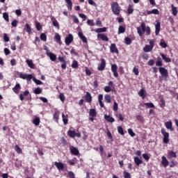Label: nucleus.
Returning a JSON list of instances; mask_svg holds the SVG:
<instances>
[{"label": "nucleus", "mask_w": 178, "mask_h": 178, "mask_svg": "<svg viewBox=\"0 0 178 178\" xmlns=\"http://www.w3.org/2000/svg\"><path fill=\"white\" fill-rule=\"evenodd\" d=\"M85 72H86V76H91V70H90L88 67H86Z\"/></svg>", "instance_id": "60"}, {"label": "nucleus", "mask_w": 178, "mask_h": 178, "mask_svg": "<svg viewBox=\"0 0 178 178\" xmlns=\"http://www.w3.org/2000/svg\"><path fill=\"white\" fill-rule=\"evenodd\" d=\"M161 56L166 63H170V62H172V59L169 57H167L164 54H161Z\"/></svg>", "instance_id": "21"}, {"label": "nucleus", "mask_w": 178, "mask_h": 178, "mask_svg": "<svg viewBox=\"0 0 178 178\" xmlns=\"http://www.w3.org/2000/svg\"><path fill=\"white\" fill-rule=\"evenodd\" d=\"M111 71L113 73L114 77H119V74L118 73V65L116 64L111 65Z\"/></svg>", "instance_id": "11"}, {"label": "nucleus", "mask_w": 178, "mask_h": 178, "mask_svg": "<svg viewBox=\"0 0 178 178\" xmlns=\"http://www.w3.org/2000/svg\"><path fill=\"white\" fill-rule=\"evenodd\" d=\"M40 118L35 117V118L33 119V123L35 124V126H38L40 124Z\"/></svg>", "instance_id": "41"}, {"label": "nucleus", "mask_w": 178, "mask_h": 178, "mask_svg": "<svg viewBox=\"0 0 178 178\" xmlns=\"http://www.w3.org/2000/svg\"><path fill=\"white\" fill-rule=\"evenodd\" d=\"M78 35H79L80 40H82V41L84 44H87V42H88L87 38L82 33V32H79Z\"/></svg>", "instance_id": "20"}, {"label": "nucleus", "mask_w": 178, "mask_h": 178, "mask_svg": "<svg viewBox=\"0 0 178 178\" xmlns=\"http://www.w3.org/2000/svg\"><path fill=\"white\" fill-rule=\"evenodd\" d=\"M72 67L73 69H77L79 67V62L77 60H73L72 64Z\"/></svg>", "instance_id": "46"}, {"label": "nucleus", "mask_w": 178, "mask_h": 178, "mask_svg": "<svg viewBox=\"0 0 178 178\" xmlns=\"http://www.w3.org/2000/svg\"><path fill=\"white\" fill-rule=\"evenodd\" d=\"M137 33L139 37H143V33H146L147 35H150L151 28L149 26H146L145 22H143L140 26L137 27Z\"/></svg>", "instance_id": "1"}, {"label": "nucleus", "mask_w": 178, "mask_h": 178, "mask_svg": "<svg viewBox=\"0 0 178 178\" xmlns=\"http://www.w3.org/2000/svg\"><path fill=\"white\" fill-rule=\"evenodd\" d=\"M126 31V28L123 26H120L118 28V34H123Z\"/></svg>", "instance_id": "38"}, {"label": "nucleus", "mask_w": 178, "mask_h": 178, "mask_svg": "<svg viewBox=\"0 0 178 178\" xmlns=\"http://www.w3.org/2000/svg\"><path fill=\"white\" fill-rule=\"evenodd\" d=\"M89 115H90V116H92V118H96L97 117V111H95V109L92 108L90 110Z\"/></svg>", "instance_id": "34"}, {"label": "nucleus", "mask_w": 178, "mask_h": 178, "mask_svg": "<svg viewBox=\"0 0 178 178\" xmlns=\"http://www.w3.org/2000/svg\"><path fill=\"white\" fill-rule=\"evenodd\" d=\"M73 42V35L70 33L67 37L65 38V44L67 45H70Z\"/></svg>", "instance_id": "14"}, {"label": "nucleus", "mask_w": 178, "mask_h": 178, "mask_svg": "<svg viewBox=\"0 0 178 178\" xmlns=\"http://www.w3.org/2000/svg\"><path fill=\"white\" fill-rule=\"evenodd\" d=\"M67 136L70 137L71 138H74L75 137H78V138H80L81 137V133H76L75 131L68 130L67 131Z\"/></svg>", "instance_id": "6"}, {"label": "nucleus", "mask_w": 178, "mask_h": 178, "mask_svg": "<svg viewBox=\"0 0 178 178\" xmlns=\"http://www.w3.org/2000/svg\"><path fill=\"white\" fill-rule=\"evenodd\" d=\"M172 8V15L173 16H177V7H175L173 4L171 6Z\"/></svg>", "instance_id": "33"}, {"label": "nucleus", "mask_w": 178, "mask_h": 178, "mask_svg": "<svg viewBox=\"0 0 178 178\" xmlns=\"http://www.w3.org/2000/svg\"><path fill=\"white\" fill-rule=\"evenodd\" d=\"M118 131L121 136H124V131H123V127H122V126L118 127Z\"/></svg>", "instance_id": "45"}, {"label": "nucleus", "mask_w": 178, "mask_h": 178, "mask_svg": "<svg viewBox=\"0 0 178 178\" xmlns=\"http://www.w3.org/2000/svg\"><path fill=\"white\" fill-rule=\"evenodd\" d=\"M19 77L23 80H26L27 81H31V79H33V75L31 74H19Z\"/></svg>", "instance_id": "8"}, {"label": "nucleus", "mask_w": 178, "mask_h": 178, "mask_svg": "<svg viewBox=\"0 0 178 178\" xmlns=\"http://www.w3.org/2000/svg\"><path fill=\"white\" fill-rule=\"evenodd\" d=\"M40 40L42 41H47V35H45V33H41L40 34Z\"/></svg>", "instance_id": "55"}, {"label": "nucleus", "mask_w": 178, "mask_h": 178, "mask_svg": "<svg viewBox=\"0 0 178 178\" xmlns=\"http://www.w3.org/2000/svg\"><path fill=\"white\" fill-rule=\"evenodd\" d=\"M54 165L58 170H63L65 169V165L62 162H55Z\"/></svg>", "instance_id": "15"}, {"label": "nucleus", "mask_w": 178, "mask_h": 178, "mask_svg": "<svg viewBox=\"0 0 178 178\" xmlns=\"http://www.w3.org/2000/svg\"><path fill=\"white\" fill-rule=\"evenodd\" d=\"M97 38H100L102 41H109V38L105 34L98 33Z\"/></svg>", "instance_id": "18"}, {"label": "nucleus", "mask_w": 178, "mask_h": 178, "mask_svg": "<svg viewBox=\"0 0 178 178\" xmlns=\"http://www.w3.org/2000/svg\"><path fill=\"white\" fill-rule=\"evenodd\" d=\"M128 133L129 136H131V137H134V136H136V134L134 133V131H133V129H128Z\"/></svg>", "instance_id": "58"}, {"label": "nucleus", "mask_w": 178, "mask_h": 178, "mask_svg": "<svg viewBox=\"0 0 178 178\" xmlns=\"http://www.w3.org/2000/svg\"><path fill=\"white\" fill-rule=\"evenodd\" d=\"M123 176L124 178H131V175L127 171L123 172Z\"/></svg>", "instance_id": "50"}, {"label": "nucleus", "mask_w": 178, "mask_h": 178, "mask_svg": "<svg viewBox=\"0 0 178 178\" xmlns=\"http://www.w3.org/2000/svg\"><path fill=\"white\" fill-rule=\"evenodd\" d=\"M34 94H36V95H38V94H41L42 92V89H41V88H36L34 90H33Z\"/></svg>", "instance_id": "44"}, {"label": "nucleus", "mask_w": 178, "mask_h": 178, "mask_svg": "<svg viewBox=\"0 0 178 178\" xmlns=\"http://www.w3.org/2000/svg\"><path fill=\"white\" fill-rule=\"evenodd\" d=\"M138 95L142 97V98L144 99V98L147 97V92L144 89H140V90L138 92Z\"/></svg>", "instance_id": "27"}, {"label": "nucleus", "mask_w": 178, "mask_h": 178, "mask_svg": "<svg viewBox=\"0 0 178 178\" xmlns=\"http://www.w3.org/2000/svg\"><path fill=\"white\" fill-rule=\"evenodd\" d=\"M59 62H62L63 64L61 65V68L65 70V69H66V65H67V62L66 60H65V58L62 57V56H58V58Z\"/></svg>", "instance_id": "13"}, {"label": "nucleus", "mask_w": 178, "mask_h": 178, "mask_svg": "<svg viewBox=\"0 0 178 178\" xmlns=\"http://www.w3.org/2000/svg\"><path fill=\"white\" fill-rule=\"evenodd\" d=\"M20 83H16L15 86L13 88V91L15 93V94H19V91H20Z\"/></svg>", "instance_id": "23"}, {"label": "nucleus", "mask_w": 178, "mask_h": 178, "mask_svg": "<svg viewBox=\"0 0 178 178\" xmlns=\"http://www.w3.org/2000/svg\"><path fill=\"white\" fill-rule=\"evenodd\" d=\"M24 30L25 31H26V33H28V34H32V31H31V27H30V25H29V24H25V27L24 29Z\"/></svg>", "instance_id": "29"}, {"label": "nucleus", "mask_w": 178, "mask_h": 178, "mask_svg": "<svg viewBox=\"0 0 178 178\" xmlns=\"http://www.w3.org/2000/svg\"><path fill=\"white\" fill-rule=\"evenodd\" d=\"M160 47H161V48H167L168 47V44H166V42H165V40L161 39L160 44H159Z\"/></svg>", "instance_id": "37"}, {"label": "nucleus", "mask_w": 178, "mask_h": 178, "mask_svg": "<svg viewBox=\"0 0 178 178\" xmlns=\"http://www.w3.org/2000/svg\"><path fill=\"white\" fill-rule=\"evenodd\" d=\"M147 15H159V9H153L150 11H147Z\"/></svg>", "instance_id": "31"}, {"label": "nucleus", "mask_w": 178, "mask_h": 178, "mask_svg": "<svg viewBox=\"0 0 178 178\" xmlns=\"http://www.w3.org/2000/svg\"><path fill=\"white\" fill-rule=\"evenodd\" d=\"M104 91L105 92H111L112 91V88H110V86H105L104 87Z\"/></svg>", "instance_id": "64"}, {"label": "nucleus", "mask_w": 178, "mask_h": 178, "mask_svg": "<svg viewBox=\"0 0 178 178\" xmlns=\"http://www.w3.org/2000/svg\"><path fill=\"white\" fill-rule=\"evenodd\" d=\"M33 80L34 83H35V84H37V86H41V84H42V81H41L35 78H33Z\"/></svg>", "instance_id": "52"}, {"label": "nucleus", "mask_w": 178, "mask_h": 178, "mask_svg": "<svg viewBox=\"0 0 178 178\" xmlns=\"http://www.w3.org/2000/svg\"><path fill=\"white\" fill-rule=\"evenodd\" d=\"M124 42H125L126 45H131L132 40L130 38L127 37L124 38Z\"/></svg>", "instance_id": "43"}, {"label": "nucleus", "mask_w": 178, "mask_h": 178, "mask_svg": "<svg viewBox=\"0 0 178 178\" xmlns=\"http://www.w3.org/2000/svg\"><path fill=\"white\" fill-rule=\"evenodd\" d=\"M68 176H69V178H76V176L74 175V172L72 171L68 172Z\"/></svg>", "instance_id": "62"}, {"label": "nucleus", "mask_w": 178, "mask_h": 178, "mask_svg": "<svg viewBox=\"0 0 178 178\" xmlns=\"http://www.w3.org/2000/svg\"><path fill=\"white\" fill-rule=\"evenodd\" d=\"M134 162L136 165V166H140L141 163H143V160L140 159V158L136 156L134 157Z\"/></svg>", "instance_id": "30"}, {"label": "nucleus", "mask_w": 178, "mask_h": 178, "mask_svg": "<svg viewBox=\"0 0 178 178\" xmlns=\"http://www.w3.org/2000/svg\"><path fill=\"white\" fill-rule=\"evenodd\" d=\"M87 24L88 26H90V27L95 26V24L94 23V19H88Z\"/></svg>", "instance_id": "49"}, {"label": "nucleus", "mask_w": 178, "mask_h": 178, "mask_svg": "<svg viewBox=\"0 0 178 178\" xmlns=\"http://www.w3.org/2000/svg\"><path fill=\"white\" fill-rule=\"evenodd\" d=\"M104 119L105 120L109 122L110 123H113V122H115V118H113L111 115H104Z\"/></svg>", "instance_id": "25"}, {"label": "nucleus", "mask_w": 178, "mask_h": 178, "mask_svg": "<svg viewBox=\"0 0 178 178\" xmlns=\"http://www.w3.org/2000/svg\"><path fill=\"white\" fill-rule=\"evenodd\" d=\"M105 67H106V61L105 60V58H101V63L97 67V70L102 72L103 70H105Z\"/></svg>", "instance_id": "9"}, {"label": "nucleus", "mask_w": 178, "mask_h": 178, "mask_svg": "<svg viewBox=\"0 0 178 178\" xmlns=\"http://www.w3.org/2000/svg\"><path fill=\"white\" fill-rule=\"evenodd\" d=\"M165 127L168 130H170V131H173L175 130L173 129V127H172V122L171 121L165 122Z\"/></svg>", "instance_id": "28"}, {"label": "nucleus", "mask_w": 178, "mask_h": 178, "mask_svg": "<svg viewBox=\"0 0 178 178\" xmlns=\"http://www.w3.org/2000/svg\"><path fill=\"white\" fill-rule=\"evenodd\" d=\"M167 158L168 159H176V158H177V154H176V152L173 150H168L167 153Z\"/></svg>", "instance_id": "7"}, {"label": "nucleus", "mask_w": 178, "mask_h": 178, "mask_svg": "<svg viewBox=\"0 0 178 178\" xmlns=\"http://www.w3.org/2000/svg\"><path fill=\"white\" fill-rule=\"evenodd\" d=\"M159 31H161V22H157L155 25V34L158 35L159 34Z\"/></svg>", "instance_id": "24"}, {"label": "nucleus", "mask_w": 178, "mask_h": 178, "mask_svg": "<svg viewBox=\"0 0 178 178\" xmlns=\"http://www.w3.org/2000/svg\"><path fill=\"white\" fill-rule=\"evenodd\" d=\"M161 165L163 168H168V166H169V161H168V159H166L165 156L161 157Z\"/></svg>", "instance_id": "12"}, {"label": "nucleus", "mask_w": 178, "mask_h": 178, "mask_svg": "<svg viewBox=\"0 0 178 178\" xmlns=\"http://www.w3.org/2000/svg\"><path fill=\"white\" fill-rule=\"evenodd\" d=\"M136 119L137 120H138L139 122H144V117H143L140 115H136Z\"/></svg>", "instance_id": "61"}, {"label": "nucleus", "mask_w": 178, "mask_h": 178, "mask_svg": "<svg viewBox=\"0 0 178 178\" xmlns=\"http://www.w3.org/2000/svg\"><path fill=\"white\" fill-rule=\"evenodd\" d=\"M103 99H104V95L99 94L98 96V101L101 108H104L105 106V105H104V103L102 102Z\"/></svg>", "instance_id": "22"}, {"label": "nucleus", "mask_w": 178, "mask_h": 178, "mask_svg": "<svg viewBox=\"0 0 178 178\" xmlns=\"http://www.w3.org/2000/svg\"><path fill=\"white\" fill-rule=\"evenodd\" d=\"M62 118H63V122L64 124H67V123L69 122V120H67L68 115H67L66 118H65V113H63Z\"/></svg>", "instance_id": "40"}, {"label": "nucleus", "mask_w": 178, "mask_h": 178, "mask_svg": "<svg viewBox=\"0 0 178 178\" xmlns=\"http://www.w3.org/2000/svg\"><path fill=\"white\" fill-rule=\"evenodd\" d=\"M159 71L164 80H166L169 77V72H168V70H166V68L163 67H160L159 68Z\"/></svg>", "instance_id": "5"}, {"label": "nucleus", "mask_w": 178, "mask_h": 178, "mask_svg": "<svg viewBox=\"0 0 178 178\" xmlns=\"http://www.w3.org/2000/svg\"><path fill=\"white\" fill-rule=\"evenodd\" d=\"M70 151L72 155H74L75 156H79L80 155V152L79 151V149L77 147L71 146L70 147Z\"/></svg>", "instance_id": "10"}, {"label": "nucleus", "mask_w": 178, "mask_h": 178, "mask_svg": "<svg viewBox=\"0 0 178 178\" xmlns=\"http://www.w3.org/2000/svg\"><path fill=\"white\" fill-rule=\"evenodd\" d=\"M46 54L50 59L52 60V62H55L56 60V55H55L54 53L51 52H46Z\"/></svg>", "instance_id": "19"}, {"label": "nucleus", "mask_w": 178, "mask_h": 178, "mask_svg": "<svg viewBox=\"0 0 178 178\" xmlns=\"http://www.w3.org/2000/svg\"><path fill=\"white\" fill-rule=\"evenodd\" d=\"M154 47H155V41L151 40H149V45L146 44L143 48V51L144 52H151L154 49Z\"/></svg>", "instance_id": "4"}, {"label": "nucleus", "mask_w": 178, "mask_h": 178, "mask_svg": "<svg viewBox=\"0 0 178 178\" xmlns=\"http://www.w3.org/2000/svg\"><path fill=\"white\" fill-rule=\"evenodd\" d=\"M63 145H67L69 143H67V140H66V138H65V137L61 138L60 140Z\"/></svg>", "instance_id": "56"}, {"label": "nucleus", "mask_w": 178, "mask_h": 178, "mask_svg": "<svg viewBox=\"0 0 178 178\" xmlns=\"http://www.w3.org/2000/svg\"><path fill=\"white\" fill-rule=\"evenodd\" d=\"M118 109H119V106L118 105V103L116 102H114V104H113L114 112H118Z\"/></svg>", "instance_id": "54"}, {"label": "nucleus", "mask_w": 178, "mask_h": 178, "mask_svg": "<svg viewBox=\"0 0 178 178\" xmlns=\"http://www.w3.org/2000/svg\"><path fill=\"white\" fill-rule=\"evenodd\" d=\"M104 101L107 104H111V102H112V98L111 97V96L109 95H105Z\"/></svg>", "instance_id": "32"}, {"label": "nucleus", "mask_w": 178, "mask_h": 178, "mask_svg": "<svg viewBox=\"0 0 178 178\" xmlns=\"http://www.w3.org/2000/svg\"><path fill=\"white\" fill-rule=\"evenodd\" d=\"M53 26L56 27V29H59V22L58 21H53Z\"/></svg>", "instance_id": "63"}, {"label": "nucleus", "mask_w": 178, "mask_h": 178, "mask_svg": "<svg viewBox=\"0 0 178 178\" xmlns=\"http://www.w3.org/2000/svg\"><path fill=\"white\" fill-rule=\"evenodd\" d=\"M15 150L17 152V154H22V152H23V151H22V148H20L19 145H15Z\"/></svg>", "instance_id": "48"}, {"label": "nucleus", "mask_w": 178, "mask_h": 178, "mask_svg": "<svg viewBox=\"0 0 178 178\" xmlns=\"http://www.w3.org/2000/svg\"><path fill=\"white\" fill-rule=\"evenodd\" d=\"M156 66H163V63H162V58L161 57L157 58V61L156 62Z\"/></svg>", "instance_id": "36"}, {"label": "nucleus", "mask_w": 178, "mask_h": 178, "mask_svg": "<svg viewBox=\"0 0 178 178\" xmlns=\"http://www.w3.org/2000/svg\"><path fill=\"white\" fill-rule=\"evenodd\" d=\"M3 18L4 19V20H6V22L9 23V14H8V13H3Z\"/></svg>", "instance_id": "42"}, {"label": "nucleus", "mask_w": 178, "mask_h": 178, "mask_svg": "<svg viewBox=\"0 0 178 178\" xmlns=\"http://www.w3.org/2000/svg\"><path fill=\"white\" fill-rule=\"evenodd\" d=\"M36 29L38 30V31H41V30H42V26H41V24H40V22L36 23Z\"/></svg>", "instance_id": "57"}, {"label": "nucleus", "mask_w": 178, "mask_h": 178, "mask_svg": "<svg viewBox=\"0 0 178 178\" xmlns=\"http://www.w3.org/2000/svg\"><path fill=\"white\" fill-rule=\"evenodd\" d=\"M145 106L147 108H155V106L154 105L153 103H145Z\"/></svg>", "instance_id": "59"}, {"label": "nucleus", "mask_w": 178, "mask_h": 178, "mask_svg": "<svg viewBox=\"0 0 178 178\" xmlns=\"http://www.w3.org/2000/svg\"><path fill=\"white\" fill-rule=\"evenodd\" d=\"M55 41H56L58 44H60V35L59 34H57L54 37Z\"/></svg>", "instance_id": "53"}, {"label": "nucleus", "mask_w": 178, "mask_h": 178, "mask_svg": "<svg viewBox=\"0 0 178 178\" xmlns=\"http://www.w3.org/2000/svg\"><path fill=\"white\" fill-rule=\"evenodd\" d=\"M111 10L113 15L119 16L120 15V6L118 2H113L111 4Z\"/></svg>", "instance_id": "2"}, {"label": "nucleus", "mask_w": 178, "mask_h": 178, "mask_svg": "<svg viewBox=\"0 0 178 178\" xmlns=\"http://www.w3.org/2000/svg\"><path fill=\"white\" fill-rule=\"evenodd\" d=\"M110 51L112 54H119V50L116 47V44L112 43L110 47Z\"/></svg>", "instance_id": "16"}, {"label": "nucleus", "mask_w": 178, "mask_h": 178, "mask_svg": "<svg viewBox=\"0 0 178 178\" xmlns=\"http://www.w3.org/2000/svg\"><path fill=\"white\" fill-rule=\"evenodd\" d=\"M133 12H134V9L133 8V6L131 5H129L127 9L128 15H131Z\"/></svg>", "instance_id": "47"}, {"label": "nucleus", "mask_w": 178, "mask_h": 178, "mask_svg": "<svg viewBox=\"0 0 178 178\" xmlns=\"http://www.w3.org/2000/svg\"><path fill=\"white\" fill-rule=\"evenodd\" d=\"M84 98H85V101H86L89 104L90 102H92V97L91 96V93H90V92H86V94L84 96Z\"/></svg>", "instance_id": "17"}, {"label": "nucleus", "mask_w": 178, "mask_h": 178, "mask_svg": "<svg viewBox=\"0 0 178 178\" xmlns=\"http://www.w3.org/2000/svg\"><path fill=\"white\" fill-rule=\"evenodd\" d=\"M26 63L28 65V66L31 69H35V65H34V63H33V60H26Z\"/></svg>", "instance_id": "26"}, {"label": "nucleus", "mask_w": 178, "mask_h": 178, "mask_svg": "<svg viewBox=\"0 0 178 178\" xmlns=\"http://www.w3.org/2000/svg\"><path fill=\"white\" fill-rule=\"evenodd\" d=\"M165 105H166V103H165V100L163 99H160V106H161V108H165Z\"/></svg>", "instance_id": "51"}, {"label": "nucleus", "mask_w": 178, "mask_h": 178, "mask_svg": "<svg viewBox=\"0 0 178 178\" xmlns=\"http://www.w3.org/2000/svg\"><path fill=\"white\" fill-rule=\"evenodd\" d=\"M106 27L97 28L95 29L96 33H106Z\"/></svg>", "instance_id": "35"}, {"label": "nucleus", "mask_w": 178, "mask_h": 178, "mask_svg": "<svg viewBox=\"0 0 178 178\" xmlns=\"http://www.w3.org/2000/svg\"><path fill=\"white\" fill-rule=\"evenodd\" d=\"M65 1L67 3V9H69V10H72V7L73 6V3L72 2V0H65Z\"/></svg>", "instance_id": "39"}, {"label": "nucleus", "mask_w": 178, "mask_h": 178, "mask_svg": "<svg viewBox=\"0 0 178 178\" xmlns=\"http://www.w3.org/2000/svg\"><path fill=\"white\" fill-rule=\"evenodd\" d=\"M161 134L163 136V143L164 144H169V141H170L169 139V133L166 132V129H165V128L161 129Z\"/></svg>", "instance_id": "3"}]
</instances>
